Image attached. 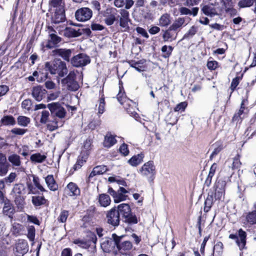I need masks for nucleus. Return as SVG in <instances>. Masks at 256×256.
Instances as JSON below:
<instances>
[{
  "label": "nucleus",
  "mask_w": 256,
  "mask_h": 256,
  "mask_svg": "<svg viewBox=\"0 0 256 256\" xmlns=\"http://www.w3.org/2000/svg\"><path fill=\"white\" fill-rule=\"evenodd\" d=\"M46 70L52 74H58L60 77L64 76L68 73V69L64 62L60 60H54L45 64Z\"/></svg>",
  "instance_id": "nucleus-1"
},
{
  "label": "nucleus",
  "mask_w": 256,
  "mask_h": 256,
  "mask_svg": "<svg viewBox=\"0 0 256 256\" xmlns=\"http://www.w3.org/2000/svg\"><path fill=\"white\" fill-rule=\"evenodd\" d=\"M123 236H118L115 234H112L114 245L116 246L118 249L122 254H126L132 248V246L130 241L121 242Z\"/></svg>",
  "instance_id": "nucleus-2"
},
{
  "label": "nucleus",
  "mask_w": 256,
  "mask_h": 256,
  "mask_svg": "<svg viewBox=\"0 0 256 256\" xmlns=\"http://www.w3.org/2000/svg\"><path fill=\"white\" fill-rule=\"evenodd\" d=\"M139 173L142 176L152 179L156 174V168L152 161L144 163L140 168Z\"/></svg>",
  "instance_id": "nucleus-3"
},
{
  "label": "nucleus",
  "mask_w": 256,
  "mask_h": 256,
  "mask_svg": "<svg viewBox=\"0 0 256 256\" xmlns=\"http://www.w3.org/2000/svg\"><path fill=\"white\" fill-rule=\"evenodd\" d=\"M62 83L69 90L76 91L79 88L78 84L76 80V74L74 71L70 72L68 76L62 80Z\"/></svg>",
  "instance_id": "nucleus-4"
},
{
  "label": "nucleus",
  "mask_w": 256,
  "mask_h": 256,
  "mask_svg": "<svg viewBox=\"0 0 256 256\" xmlns=\"http://www.w3.org/2000/svg\"><path fill=\"white\" fill-rule=\"evenodd\" d=\"M47 108L50 110L54 116H56L61 120L64 118L66 115L65 109L58 102H52L47 105Z\"/></svg>",
  "instance_id": "nucleus-5"
},
{
  "label": "nucleus",
  "mask_w": 256,
  "mask_h": 256,
  "mask_svg": "<svg viewBox=\"0 0 256 256\" xmlns=\"http://www.w3.org/2000/svg\"><path fill=\"white\" fill-rule=\"evenodd\" d=\"M117 10L112 7H108L102 12V14L105 18L104 22L108 26L113 24L116 20Z\"/></svg>",
  "instance_id": "nucleus-6"
},
{
  "label": "nucleus",
  "mask_w": 256,
  "mask_h": 256,
  "mask_svg": "<svg viewBox=\"0 0 256 256\" xmlns=\"http://www.w3.org/2000/svg\"><path fill=\"white\" fill-rule=\"evenodd\" d=\"M92 16V10L88 8L78 9L75 13V17L78 21L84 22L89 20Z\"/></svg>",
  "instance_id": "nucleus-7"
},
{
  "label": "nucleus",
  "mask_w": 256,
  "mask_h": 256,
  "mask_svg": "<svg viewBox=\"0 0 256 256\" xmlns=\"http://www.w3.org/2000/svg\"><path fill=\"white\" fill-rule=\"evenodd\" d=\"M253 207L254 210L246 212L241 218L242 223L246 226L256 224V202H254Z\"/></svg>",
  "instance_id": "nucleus-8"
},
{
  "label": "nucleus",
  "mask_w": 256,
  "mask_h": 256,
  "mask_svg": "<svg viewBox=\"0 0 256 256\" xmlns=\"http://www.w3.org/2000/svg\"><path fill=\"white\" fill-rule=\"evenodd\" d=\"M90 62V58L84 54H80L74 56L71 60L72 64L75 67L85 66Z\"/></svg>",
  "instance_id": "nucleus-9"
},
{
  "label": "nucleus",
  "mask_w": 256,
  "mask_h": 256,
  "mask_svg": "<svg viewBox=\"0 0 256 256\" xmlns=\"http://www.w3.org/2000/svg\"><path fill=\"white\" fill-rule=\"evenodd\" d=\"M120 25L122 31H127L129 29V22H130L129 12L126 10L122 9L120 11Z\"/></svg>",
  "instance_id": "nucleus-10"
},
{
  "label": "nucleus",
  "mask_w": 256,
  "mask_h": 256,
  "mask_svg": "<svg viewBox=\"0 0 256 256\" xmlns=\"http://www.w3.org/2000/svg\"><path fill=\"white\" fill-rule=\"evenodd\" d=\"M107 222L113 226H117L120 223V215L115 208L108 211L106 214Z\"/></svg>",
  "instance_id": "nucleus-11"
},
{
  "label": "nucleus",
  "mask_w": 256,
  "mask_h": 256,
  "mask_svg": "<svg viewBox=\"0 0 256 256\" xmlns=\"http://www.w3.org/2000/svg\"><path fill=\"white\" fill-rule=\"evenodd\" d=\"M28 250L27 242L23 240H18L16 244L14 252L16 256H23Z\"/></svg>",
  "instance_id": "nucleus-12"
},
{
  "label": "nucleus",
  "mask_w": 256,
  "mask_h": 256,
  "mask_svg": "<svg viewBox=\"0 0 256 256\" xmlns=\"http://www.w3.org/2000/svg\"><path fill=\"white\" fill-rule=\"evenodd\" d=\"M225 182L218 180L214 185V197L216 199L220 200L224 198L225 192Z\"/></svg>",
  "instance_id": "nucleus-13"
},
{
  "label": "nucleus",
  "mask_w": 256,
  "mask_h": 256,
  "mask_svg": "<svg viewBox=\"0 0 256 256\" xmlns=\"http://www.w3.org/2000/svg\"><path fill=\"white\" fill-rule=\"evenodd\" d=\"M46 90L41 86H34L32 90V97L38 102L41 101L46 96Z\"/></svg>",
  "instance_id": "nucleus-14"
},
{
  "label": "nucleus",
  "mask_w": 256,
  "mask_h": 256,
  "mask_svg": "<svg viewBox=\"0 0 256 256\" xmlns=\"http://www.w3.org/2000/svg\"><path fill=\"white\" fill-rule=\"evenodd\" d=\"M238 236L240 237V239H238L237 236L234 234H231L229 236V238L231 239H237L236 240V244L238 246L240 249V250L244 249L245 247L246 244V232L244 231L242 229H240L238 230Z\"/></svg>",
  "instance_id": "nucleus-15"
},
{
  "label": "nucleus",
  "mask_w": 256,
  "mask_h": 256,
  "mask_svg": "<svg viewBox=\"0 0 256 256\" xmlns=\"http://www.w3.org/2000/svg\"><path fill=\"white\" fill-rule=\"evenodd\" d=\"M248 104V100L247 97L245 98H244L241 102L240 107L238 112H236L232 118V120L235 121H239L240 120L242 117V114H245L244 110L247 108L246 106Z\"/></svg>",
  "instance_id": "nucleus-16"
},
{
  "label": "nucleus",
  "mask_w": 256,
  "mask_h": 256,
  "mask_svg": "<svg viewBox=\"0 0 256 256\" xmlns=\"http://www.w3.org/2000/svg\"><path fill=\"white\" fill-rule=\"evenodd\" d=\"M70 50L64 48L56 49L52 52V55L53 56H60L64 60L69 61L70 57L71 56Z\"/></svg>",
  "instance_id": "nucleus-17"
},
{
  "label": "nucleus",
  "mask_w": 256,
  "mask_h": 256,
  "mask_svg": "<svg viewBox=\"0 0 256 256\" xmlns=\"http://www.w3.org/2000/svg\"><path fill=\"white\" fill-rule=\"evenodd\" d=\"M144 154L140 152L138 154L133 156L128 160V163L132 166L136 167L144 161Z\"/></svg>",
  "instance_id": "nucleus-18"
},
{
  "label": "nucleus",
  "mask_w": 256,
  "mask_h": 256,
  "mask_svg": "<svg viewBox=\"0 0 256 256\" xmlns=\"http://www.w3.org/2000/svg\"><path fill=\"white\" fill-rule=\"evenodd\" d=\"M49 36L50 39L46 45V47L48 48H52L55 47L62 40L60 36L53 32L50 33Z\"/></svg>",
  "instance_id": "nucleus-19"
},
{
  "label": "nucleus",
  "mask_w": 256,
  "mask_h": 256,
  "mask_svg": "<svg viewBox=\"0 0 256 256\" xmlns=\"http://www.w3.org/2000/svg\"><path fill=\"white\" fill-rule=\"evenodd\" d=\"M65 192L70 196H77L80 194V190L77 185L72 182H70L65 189Z\"/></svg>",
  "instance_id": "nucleus-20"
},
{
  "label": "nucleus",
  "mask_w": 256,
  "mask_h": 256,
  "mask_svg": "<svg viewBox=\"0 0 256 256\" xmlns=\"http://www.w3.org/2000/svg\"><path fill=\"white\" fill-rule=\"evenodd\" d=\"M202 12L206 16H213L218 14V9L212 4L204 6L202 8Z\"/></svg>",
  "instance_id": "nucleus-21"
},
{
  "label": "nucleus",
  "mask_w": 256,
  "mask_h": 256,
  "mask_svg": "<svg viewBox=\"0 0 256 256\" xmlns=\"http://www.w3.org/2000/svg\"><path fill=\"white\" fill-rule=\"evenodd\" d=\"M108 192L113 197L114 202L118 203L122 201L125 200L127 198V196L119 192L114 191L112 188L108 190Z\"/></svg>",
  "instance_id": "nucleus-22"
},
{
  "label": "nucleus",
  "mask_w": 256,
  "mask_h": 256,
  "mask_svg": "<svg viewBox=\"0 0 256 256\" xmlns=\"http://www.w3.org/2000/svg\"><path fill=\"white\" fill-rule=\"evenodd\" d=\"M120 104L123 105L124 108L128 111V112L132 114L134 112V110L136 107V103L127 98L126 96L124 97L123 104Z\"/></svg>",
  "instance_id": "nucleus-23"
},
{
  "label": "nucleus",
  "mask_w": 256,
  "mask_h": 256,
  "mask_svg": "<svg viewBox=\"0 0 256 256\" xmlns=\"http://www.w3.org/2000/svg\"><path fill=\"white\" fill-rule=\"evenodd\" d=\"M128 64L131 67L134 68L139 72L144 71L146 68V61L144 60L138 62L130 60L128 62Z\"/></svg>",
  "instance_id": "nucleus-24"
},
{
  "label": "nucleus",
  "mask_w": 256,
  "mask_h": 256,
  "mask_svg": "<svg viewBox=\"0 0 256 256\" xmlns=\"http://www.w3.org/2000/svg\"><path fill=\"white\" fill-rule=\"evenodd\" d=\"M65 20L64 10H56L54 15L52 17V22L54 24H59Z\"/></svg>",
  "instance_id": "nucleus-25"
},
{
  "label": "nucleus",
  "mask_w": 256,
  "mask_h": 256,
  "mask_svg": "<svg viewBox=\"0 0 256 256\" xmlns=\"http://www.w3.org/2000/svg\"><path fill=\"white\" fill-rule=\"evenodd\" d=\"M117 212H118L119 215L120 214L125 218L128 217L131 213V209L130 206L127 204H122L118 206Z\"/></svg>",
  "instance_id": "nucleus-26"
},
{
  "label": "nucleus",
  "mask_w": 256,
  "mask_h": 256,
  "mask_svg": "<svg viewBox=\"0 0 256 256\" xmlns=\"http://www.w3.org/2000/svg\"><path fill=\"white\" fill-rule=\"evenodd\" d=\"M116 142L115 136L111 134H107L104 138L103 145L105 148H110Z\"/></svg>",
  "instance_id": "nucleus-27"
},
{
  "label": "nucleus",
  "mask_w": 256,
  "mask_h": 256,
  "mask_svg": "<svg viewBox=\"0 0 256 256\" xmlns=\"http://www.w3.org/2000/svg\"><path fill=\"white\" fill-rule=\"evenodd\" d=\"M64 124L63 120H58L56 118L54 120L48 121L46 124L47 128L52 132L56 130L58 127L62 126Z\"/></svg>",
  "instance_id": "nucleus-28"
},
{
  "label": "nucleus",
  "mask_w": 256,
  "mask_h": 256,
  "mask_svg": "<svg viewBox=\"0 0 256 256\" xmlns=\"http://www.w3.org/2000/svg\"><path fill=\"white\" fill-rule=\"evenodd\" d=\"M25 187L24 184H14L11 194L13 197L22 196L24 194Z\"/></svg>",
  "instance_id": "nucleus-29"
},
{
  "label": "nucleus",
  "mask_w": 256,
  "mask_h": 256,
  "mask_svg": "<svg viewBox=\"0 0 256 256\" xmlns=\"http://www.w3.org/2000/svg\"><path fill=\"white\" fill-rule=\"evenodd\" d=\"M46 182L49 189L52 191H56L58 188V185L56 183L52 175H48L45 178Z\"/></svg>",
  "instance_id": "nucleus-30"
},
{
  "label": "nucleus",
  "mask_w": 256,
  "mask_h": 256,
  "mask_svg": "<svg viewBox=\"0 0 256 256\" xmlns=\"http://www.w3.org/2000/svg\"><path fill=\"white\" fill-rule=\"evenodd\" d=\"M64 36L68 38H74L80 36L82 34L80 30H78L72 28H66L63 32Z\"/></svg>",
  "instance_id": "nucleus-31"
},
{
  "label": "nucleus",
  "mask_w": 256,
  "mask_h": 256,
  "mask_svg": "<svg viewBox=\"0 0 256 256\" xmlns=\"http://www.w3.org/2000/svg\"><path fill=\"white\" fill-rule=\"evenodd\" d=\"M98 202L101 206L106 207L110 204L111 200L108 194H102L99 195Z\"/></svg>",
  "instance_id": "nucleus-32"
},
{
  "label": "nucleus",
  "mask_w": 256,
  "mask_h": 256,
  "mask_svg": "<svg viewBox=\"0 0 256 256\" xmlns=\"http://www.w3.org/2000/svg\"><path fill=\"white\" fill-rule=\"evenodd\" d=\"M171 22L170 16L168 14H164L161 16L158 20V25L160 26H167Z\"/></svg>",
  "instance_id": "nucleus-33"
},
{
  "label": "nucleus",
  "mask_w": 256,
  "mask_h": 256,
  "mask_svg": "<svg viewBox=\"0 0 256 256\" xmlns=\"http://www.w3.org/2000/svg\"><path fill=\"white\" fill-rule=\"evenodd\" d=\"M8 160L14 167H19L22 164L20 156L15 154L8 156Z\"/></svg>",
  "instance_id": "nucleus-34"
},
{
  "label": "nucleus",
  "mask_w": 256,
  "mask_h": 256,
  "mask_svg": "<svg viewBox=\"0 0 256 256\" xmlns=\"http://www.w3.org/2000/svg\"><path fill=\"white\" fill-rule=\"evenodd\" d=\"M107 168L105 166H98L94 168L90 174L89 177L92 178L96 175L102 174L106 172Z\"/></svg>",
  "instance_id": "nucleus-35"
},
{
  "label": "nucleus",
  "mask_w": 256,
  "mask_h": 256,
  "mask_svg": "<svg viewBox=\"0 0 256 256\" xmlns=\"http://www.w3.org/2000/svg\"><path fill=\"white\" fill-rule=\"evenodd\" d=\"M14 212V209L12 204L9 202H5L4 208L3 212L4 214L12 217Z\"/></svg>",
  "instance_id": "nucleus-36"
},
{
  "label": "nucleus",
  "mask_w": 256,
  "mask_h": 256,
  "mask_svg": "<svg viewBox=\"0 0 256 256\" xmlns=\"http://www.w3.org/2000/svg\"><path fill=\"white\" fill-rule=\"evenodd\" d=\"M114 245V244L112 240H105L102 242L101 248L104 252H109L112 249Z\"/></svg>",
  "instance_id": "nucleus-37"
},
{
  "label": "nucleus",
  "mask_w": 256,
  "mask_h": 256,
  "mask_svg": "<svg viewBox=\"0 0 256 256\" xmlns=\"http://www.w3.org/2000/svg\"><path fill=\"white\" fill-rule=\"evenodd\" d=\"M1 123L4 126H14L16 124L14 118L12 116H5L0 120Z\"/></svg>",
  "instance_id": "nucleus-38"
},
{
  "label": "nucleus",
  "mask_w": 256,
  "mask_h": 256,
  "mask_svg": "<svg viewBox=\"0 0 256 256\" xmlns=\"http://www.w3.org/2000/svg\"><path fill=\"white\" fill-rule=\"evenodd\" d=\"M184 19L182 18H178L176 20L172 25L169 28V30H176L182 27L184 22Z\"/></svg>",
  "instance_id": "nucleus-39"
},
{
  "label": "nucleus",
  "mask_w": 256,
  "mask_h": 256,
  "mask_svg": "<svg viewBox=\"0 0 256 256\" xmlns=\"http://www.w3.org/2000/svg\"><path fill=\"white\" fill-rule=\"evenodd\" d=\"M46 156L42 155L40 153L34 154L30 156V160L32 162L38 163L42 162L46 160Z\"/></svg>",
  "instance_id": "nucleus-40"
},
{
  "label": "nucleus",
  "mask_w": 256,
  "mask_h": 256,
  "mask_svg": "<svg viewBox=\"0 0 256 256\" xmlns=\"http://www.w3.org/2000/svg\"><path fill=\"white\" fill-rule=\"evenodd\" d=\"M14 202L17 206L18 208L22 210L25 204L24 198L23 196H14Z\"/></svg>",
  "instance_id": "nucleus-41"
},
{
  "label": "nucleus",
  "mask_w": 256,
  "mask_h": 256,
  "mask_svg": "<svg viewBox=\"0 0 256 256\" xmlns=\"http://www.w3.org/2000/svg\"><path fill=\"white\" fill-rule=\"evenodd\" d=\"M18 125L22 126H26L30 122V120L29 118L25 116H19L17 119Z\"/></svg>",
  "instance_id": "nucleus-42"
},
{
  "label": "nucleus",
  "mask_w": 256,
  "mask_h": 256,
  "mask_svg": "<svg viewBox=\"0 0 256 256\" xmlns=\"http://www.w3.org/2000/svg\"><path fill=\"white\" fill-rule=\"evenodd\" d=\"M46 200L42 196H34L32 198V202L35 206H40L45 203Z\"/></svg>",
  "instance_id": "nucleus-43"
},
{
  "label": "nucleus",
  "mask_w": 256,
  "mask_h": 256,
  "mask_svg": "<svg viewBox=\"0 0 256 256\" xmlns=\"http://www.w3.org/2000/svg\"><path fill=\"white\" fill-rule=\"evenodd\" d=\"M213 204V198L212 196H208L204 202V211L208 212Z\"/></svg>",
  "instance_id": "nucleus-44"
},
{
  "label": "nucleus",
  "mask_w": 256,
  "mask_h": 256,
  "mask_svg": "<svg viewBox=\"0 0 256 256\" xmlns=\"http://www.w3.org/2000/svg\"><path fill=\"white\" fill-rule=\"evenodd\" d=\"M50 4L54 8H57L56 10H64V3L62 0H51Z\"/></svg>",
  "instance_id": "nucleus-45"
},
{
  "label": "nucleus",
  "mask_w": 256,
  "mask_h": 256,
  "mask_svg": "<svg viewBox=\"0 0 256 256\" xmlns=\"http://www.w3.org/2000/svg\"><path fill=\"white\" fill-rule=\"evenodd\" d=\"M36 230L33 226H28V234L27 236L28 239L33 242L35 238Z\"/></svg>",
  "instance_id": "nucleus-46"
},
{
  "label": "nucleus",
  "mask_w": 256,
  "mask_h": 256,
  "mask_svg": "<svg viewBox=\"0 0 256 256\" xmlns=\"http://www.w3.org/2000/svg\"><path fill=\"white\" fill-rule=\"evenodd\" d=\"M173 48L172 46H164L162 48V51L164 53L163 57L165 58H168L172 54Z\"/></svg>",
  "instance_id": "nucleus-47"
},
{
  "label": "nucleus",
  "mask_w": 256,
  "mask_h": 256,
  "mask_svg": "<svg viewBox=\"0 0 256 256\" xmlns=\"http://www.w3.org/2000/svg\"><path fill=\"white\" fill-rule=\"evenodd\" d=\"M50 113L48 110H42L41 112L40 122L42 124H46L48 121Z\"/></svg>",
  "instance_id": "nucleus-48"
},
{
  "label": "nucleus",
  "mask_w": 256,
  "mask_h": 256,
  "mask_svg": "<svg viewBox=\"0 0 256 256\" xmlns=\"http://www.w3.org/2000/svg\"><path fill=\"white\" fill-rule=\"evenodd\" d=\"M9 166L8 162L0 164V176H4L8 173Z\"/></svg>",
  "instance_id": "nucleus-49"
},
{
  "label": "nucleus",
  "mask_w": 256,
  "mask_h": 256,
  "mask_svg": "<svg viewBox=\"0 0 256 256\" xmlns=\"http://www.w3.org/2000/svg\"><path fill=\"white\" fill-rule=\"evenodd\" d=\"M22 228L21 224L18 223H14L12 225L11 232L14 235H17L20 234Z\"/></svg>",
  "instance_id": "nucleus-50"
},
{
  "label": "nucleus",
  "mask_w": 256,
  "mask_h": 256,
  "mask_svg": "<svg viewBox=\"0 0 256 256\" xmlns=\"http://www.w3.org/2000/svg\"><path fill=\"white\" fill-rule=\"evenodd\" d=\"M171 30H166L162 36L164 41H172L176 38L174 37L172 34L170 32Z\"/></svg>",
  "instance_id": "nucleus-51"
},
{
  "label": "nucleus",
  "mask_w": 256,
  "mask_h": 256,
  "mask_svg": "<svg viewBox=\"0 0 256 256\" xmlns=\"http://www.w3.org/2000/svg\"><path fill=\"white\" fill-rule=\"evenodd\" d=\"M68 216V212L66 210L61 211L60 216L58 218V221L60 222H65Z\"/></svg>",
  "instance_id": "nucleus-52"
},
{
  "label": "nucleus",
  "mask_w": 256,
  "mask_h": 256,
  "mask_svg": "<svg viewBox=\"0 0 256 256\" xmlns=\"http://www.w3.org/2000/svg\"><path fill=\"white\" fill-rule=\"evenodd\" d=\"M254 0H240L238 6L240 8L250 7L254 4Z\"/></svg>",
  "instance_id": "nucleus-53"
},
{
  "label": "nucleus",
  "mask_w": 256,
  "mask_h": 256,
  "mask_svg": "<svg viewBox=\"0 0 256 256\" xmlns=\"http://www.w3.org/2000/svg\"><path fill=\"white\" fill-rule=\"evenodd\" d=\"M27 132L26 129L15 128H12L10 132L12 134L17 136H23Z\"/></svg>",
  "instance_id": "nucleus-54"
},
{
  "label": "nucleus",
  "mask_w": 256,
  "mask_h": 256,
  "mask_svg": "<svg viewBox=\"0 0 256 256\" xmlns=\"http://www.w3.org/2000/svg\"><path fill=\"white\" fill-rule=\"evenodd\" d=\"M16 178V174L15 172H11L8 176L3 179V180L6 183H12L13 182Z\"/></svg>",
  "instance_id": "nucleus-55"
},
{
  "label": "nucleus",
  "mask_w": 256,
  "mask_h": 256,
  "mask_svg": "<svg viewBox=\"0 0 256 256\" xmlns=\"http://www.w3.org/2000/svg\"><path fill=\"white\" fill-rule=\"evenodd\" d=\"M124 218L125 222L128 224H136L138 222L136 216L135 215L132 214L131 213L130 214H128V217H126Z\"/></svg>",
  "instance_id": "nucleus-56"
},
{
  "label": "nucleus",
  "mask_w": 256,
  "mask_h": 256,
  "mask_svg": "<svg viewBox=\"0 0 256 256\" xmlns=\"http://www.w3.org/2000/svg\"><path fill=\"white\" fill-rule=\"evenodd\" d=\"M98 112L100 114H102L104 112L105 108V102L104 98H102L98 100Z\"/></svg>",
  "instance_id": "nucleus-57"
},
{
  "label": "nucleus",
  "mask_w": 256,
  "mask_h": 256,
  "mask_svg": "<svg viewBox=\"0 0 256 256\" xmlns=\"http://www.w3.org/2000/svg\"><path fill=\"white\" fill-rule=\"evenodd\" d=\"M33 182L35 186L41 192H44L45 190L40 182V179L37 176L33 177Z\"/></svg>",
  "instance_id": "nucleus-58"
},
{
  "label": "nucleus",
  "mask_w": 256,
  "mask_h": 256,
  "mask_svg": "<svg viewBox=\"0 0 256 256\" xmlns=\"http://www.w3.org/2000/svg\"><path fill=\"white\" fill-rule=\"evenodd\" d=\"M60 92L59 90L50 93L48 95V100H56L60 96Z\"/></svg>",
  "instance_id": "nucleus-59"
},
{
  "label": "nucleus",
  "mask_w": 256,
  "mask_h": 256,
  "mask_svg": "<svg viewBox=\"0 0 256 256\" xmlns=\"http://www.w3.org/2000/svg\"><path fill=\"white\" fill-rule=\"evenodd\" d=\"M187 106V103L186 102H182L176 106L174 108L175 112H183Z\"/></svg>",
  "instance_id": "nucleus-60"
},
{
  "label": "nucleus",
  "mask_w": 256,
  "mask_h": 256,
  "mask_svg": "<svg viewBox=\"0 0 256 256\" xmlns=\"http://www.w3.org/2000/svg\"><path fill=\"white\" fill-rule=\"evenodd\" d=\"M223 244L221 242H217L214 247V252L220 254L222 252Z\"/></svg>",
  "instance_id": "nucleus-61"
},
{
  "label": "nucleus",
  "mask_w": 256,
  "mask_h": 256,
  "mask_svg": "<svg viewBox=\"0 0 256 256\" xmlns=\"http://www.w3.org/2000/svg\"><path fill=\"white\" fill-rule=\"evenodd\" d=\"M120 152L124 156H126L129 154V150L128 148V145L126 144H123L120 148Z\"/></svg>",
  "instance_id": "nucleus-62"
},
{
  "label": "nucleus",
  "mask_w": 256,
  "mask_h": 256,
  "mask_svg": "<svg viewBox=\"0 0 256 256\" xmlns=\"http://www.w3.org/2000/svg\"><path fill=\"white\" fill-rule=\"evenodd\" d=\"M218 66V62L216 60L208 61L207 67L210 70H214Z\"/></svg>",
  "instance_id": "nucleus-63"
},
{
  "label": "nucleus",
  "mask_w": 256,
  "mask_h": 256,
  "mask_svg": "<svg viewBox=\"0 0 256 256\" xmlns=\"http://www.w3.org/2000/svg\"><path fill=\"white\" fill-rule=\"evenodd\" d=\"M32 105V101L29 99L24 100L22 104V107L26 110H29L30 108Z\"/></svg>",
  "instance_id": "nucleus-64"
}]
</instances>
